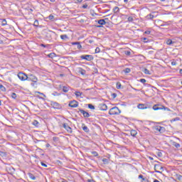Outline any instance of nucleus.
Segmentation results:
<instances>
[{
  "mask_svg": "<svg viewBox=\"0 0 182 182\" xmlns=\"http://www.w3.org/2000/svg\"><path fill=\"white\" fill-rule=\"evenodd\" d=\"M152 109L153 110H167L168 112H171L170 108L159 104L154 105Z\"/></svg>",
  "mask_w": 182,
  "mask_h": 182,
  "instance_id": "nucleus-1",
  "label": "nucleus"
},
{
  "mask_svg": "<svg viewBox=\"0 0 182 182\" xmlns=\"http://www.w3.org/2000/svg\"><path fill=\"white\" fill-rule=\"evenodd\" d=\"M120 113H122V111H120V109L117 107H114L111 108L109 111V114H110L111 116L120 114Z\"/></svg>",
  "mask_w": 182,
  "mask_h": 182,
  "instance_id": "nucleus-2",
  "label": "nucleus"
},
{
  "mask_svg": "<svg viewBox=\"0 0 182 182\" xmlns=\"http://www.w3.org/2000/svg\"><path fill=\"white\" fill-rule=\"evenodd\" d=\"M18 77L20 80L25 82V80H28V75L23 73H19L18 74Z\"/></svg>",
  "mask_w": 182,
  "mask_h": 182,
  "instance_id": "nucleus-3",
  "label": "nucleus"
},
{
  "mask_svg": "<svg viewBox=\"0 0 182 182\" xmlns=\"http://www.w3.org/2000/svg\"><path fill=\"white\" fill-rule=\"evenodd\" d=\"M155 131L159 132V133H164L166 132V129L161 126L156 125L154 127Z\"/></svg>",
  "mask_w": 182,
  "mask_h": 182,
  "instance_id": "nucleus-4",
  "label": "nucleus"
},
{
  "mask_svg": "<svg viewBox=\"0 0 182 182\" xmlns=\"http://www.w3.org/2000/svg\"><path fill=\"white\" fill-rule=\"evenodd\" d=\"M80 58L84 59L85 60H87L88 62H90L91 60H93V55H81Z\"/></svg>",
  "mask_w": 182,
  "mask_h": 182,
  "instance_id": "nucleus-5",
  "label": "nucleus"
},
{
  "mask_svg": "<svg viewBox=\"0 0 182 182\" xmlns=\"http://www.w3.org/2000/svg\"><path fill=\"white\" fill-rule=\"evenodd\" d=\"M154 170H155V173H159L161 174V171H160L159 170H161L163 171L164 168L160 164H155Z\"/></svg>",
  "mask_w": 182,
  "mask_h": 182,
  "instance_id": "nucleus-6",
  "label": "nucleus"
},
{
  "mask_svg": "<svg viewBox=\"0 0 182 182\" xmlns=\"http://www.w3.org/2000/svg\"><path fill=\"white\" fill-rule=\"evenodd\" d=\"M27 80L36 83V82H38V77L33 75H30L28 77H27Z\"/></svg>",
  "mask_w": 182,
  "mask_h": 182,
  "instance_id": "nucleus-7",
  "label": "nucleus"
},
{
  "mask_svg": "<svg viewBox=\"0 0 182 182\" xmlns=\"http://www.w3.org/2000/svg\"><path fill=\"white\" fill-rule=\"evenodd\" d=\"M80 112V113H81V114L83 115V117H86V118L90 117V114H89V112L83 110L82 109L79 108L78 109V112Z\"/></svg>",
  "mask_w": 182,
  "mask_h": 182,
  "instance_id": "nucleus-8",
  "label": "nucleus"
},
{
  "mask_svg": "<svg viewBox=\"0 0 182 182\" xmlns=\"http://www.w3.org/2000/svg\"><path fill=\"white\" fill-rule=\"evenodd\" d=\"M68 106L70 107H77L79 106V102L76 100L70 101Z\"/></svg>",
  "mask_w": 182,
  "mask_h": 182,
  "instance_id": "nucleus-9",
  "label": "nucleus"
},
{
  "mask_svg": "<svg viewBox=\"0 0 182 182\" xmlns=\"http://www.w3.org/2000/svg\"><path fill=\"white\" fill-rule=\"evenodd\" d=\"M157 12L153 11L152 14H149L146 16V19H154V18H156Z\"/></svg>",
  "mask_w": 182,
  "mask_h": 182,
  "instance_id": "nucleus-10",
  "label": "nucleus"
},
{
  "mask_svg": "<svg viewBox=\"0 0 182 182\" xmlns=\"http://www.w3.org/2000/svg\"><path fill=\"white\" fill-rule=\"evenodd\" d=\"M63 127L65 129V130H67V132H68L69 133H72V128H70V127H69L68 124H63Z\"/></svg>",
  "mask_w": 182,
  "mask_h": 182,
  "instance_id": "nucleus-11",
  "label": "nucleus"
},
{
  "mask_svg": "<svg viewBox=\"0 0 182 182\" xmlns=\"http://www.w3.org/2000/svg\"><path fill=\"white\" fill-rule=\"evenodd\" d=\"M51 105L54 109H61L62 108V106L60 105V104H59L58 102H54Z\"/></svg>",
  "mask_w": 182,
  "mask_h": 182,
  "instance_id": "nucleus-12",
  "label": "nucleus"
},
{
  "mask_svg": "<svg viewBox=\"0 0 182 182\" xmlns=\"http://www.w3.org/2000/svg\"><path fill=\"white\" fill-rule=\"evenodd\" d=\"M137 107L141 110H144V109H149V107H147V105H146V104H139L137 105Z\"/></svg>",
  "mask_w": 182,
  "mask_h": 182,
  "instance_id": "nucleus-13",
  "label": "nucleus"
},
{
  "mask_svg": "<svg viewBox=\"0 0 182 182\" xmlns=\"http://www.w3.org/2000/svg\"><path fill=\"white\" fill-rule=\"evenodd\" d=\"M138 178H140L141 179V182H150L149 181V179H147V178H144V176H143V175L140 174L139 176H138Z\"/></svg>",
  "mask_w": 182,
  "mask_h": 182,
  "instance_id": "nucleus-14",
  "label": "nucleus"
},
{
  "mask_svg": "<svg viewBox=\"0 0 182 182\" xmlns=\"http://www.w3.org/2000/svg\"><path fill=\"white\" fill-rule=\"evenodd\" d=\"M71 45H76L77 46V49H82V45L80 44V42H72Z\"/></svg>",
  "mask_w": 182,
  "mask_h": 182,
  "instance_id": "nucleus-15",
  "label": "nucleus"
},
{
  "mask_svg": "<svg viewBox=\"0 0 182 182\" xmlns=\"http://www.w3.org/2000/svg\"><path fill=\"white\" fill-rule=\"evenodd\" d=\"M107 21V18L105 19H100L98 21L99 25H106V21Z\"/></svg>",
  "mask_w": 182,
  "mask_h": 182,
  "instance_id": "nucleus-16",
  "label": "nucleus"
},
{
  "mask_svg": "<svg viewBox=\"0 0 182 182\" xmlns=\"http://www.w3.org/2000/svg\"><path fill=\"white\" fill-rule=\"evenodd\" d=\"M82 129L83 131L85 132V133H89V128H87V127L85 125V124H82Z\"/></svg>",
  "mask_w": 182,
  "mask_h": 182,
  "instance_id": "nucleus-17",
  "label": "nucleus"
},
{
  "mask_svg": "<svg viewBox=\"0 0 182 182\" xmlns=\"http://www.w3.org/2000/svg\"><path fill=\"white\" fill-rule=\"evenodd\" d=\"M69 89H70L69 86H63V92H64V93H68L69 92Z\"/></svg>",
  "mask_w": 182,
  "mask_h": 182,
  "instance_id": "nucleus-18",
  "label": "nucleus"
},
{
  "mask_svg": "<svg viewBox=\"0 0 182 182\" xmlns=\"http://www.w3.org/2000/svg\"><path fill=\"white\" fill-rule=\"evenodd\" d=\"M100 110H107V105L106 104H101Z\"/></svg>",
  "mask_w": 182,
  "mask_h": 182,
  "instance_id": "nucleus-19",
  "label": "nucleus"
},
{
  "mask_svg": "<svg viewBox=\"0 0 182 182\" xmlns=\"http://www.w3.org/2000/svg\"><path fill=\"white\" fill-rule=\"evenodd\" d=\"M0 21L1 23V26H6V25H7L6 19L1 18V19H0Z\"/></svg>",
  "mask_w": 182,
  "mask_h": 182,
  "instance_id": "nucleus-20",
  "label": "nucleus"
},
{
  "mask_svg": "<svg viewBox=\"0 0 182 182\" xmlns=\"http://www.w3.org/2000/svg\"><path fill=\"white\" fill-rule=\"evenodd\" d=\"M136 134H137V131L134 129L131 130V136H132V137H136Z\"/></svg>",
  "mask_w": 182,
  "mask_h": 182,
  "instance_id": "nucleus-21",
  "label": "nucleus"
},
{
  "mask_svg": "<svg viewBox=\"0 0 182 182\" xmlns=\"http://www.w3.org/2000/svg\"><path fill=\"white\" fill-rule=\"evenodd\" d=\"M48 57L50 59H53V58H56V54L55 53H50L48 55Z\"/></svg>",
  "mask_w": 182,
  "mask_h": 182,
  "instance_id": "nucleus-22",
  "label": "nucleus"
},
{
  "mask_svg": "<svg viewBox=\"0 0 182 182\" xmlns=\"http://www.w3.org/2000/svg\"><path fill=\"white\" fill-rule=\"evenodd\" d=\"M172 145L174 146V147H176V149H180V144L176 141H173Z\"/></svg>",
  "mask_w": 182,
  "mask_h": 182,
  "instance_id": "nucleus-23",
  "label": "nucleus"
},
{
  "mask_svg": "<svg viewBox=\"0 0 182 182\" xmlns=\"http://www.w3.org/2000/svg\"><path fill=\"white\" fill-rule=\"evenodd\" d=\"M119 11H120V9H119L118 6H115V7H114V9H113V13H114V14H117V13L119 12Z\"/></svg>",
  "mask_w": 182,
  "mask_h": 182,
  "instance_id": "nucleus-24",
  "label": "nucleus"
},
{
  "mask_svg": "<svg viewBox=\"0 0 182 182\" xmlns=\"http://www.w3.org/2000/svg\"><path fill=\"white\" fill-rule=\"evenodd\" d=\"M75 95L76 97H79L82 96V95H83V93H82V92H79V91H76V92H75Z\"/></svg>",
  "mask_w": 182,
  "mask_h": 182,
  "instance_id": "nucleus-25",
  "label": "nucleus"
},
{
  "mask_svg": "<svg viewBox=\"0 0 182 182\" xmlns=\"http://www.w3.org/2000/svg\"><path fill=\"white\" fill-rule=\"evenodd\" d=\"M79 73H80V75H82V76H85V75H86V70L81 68L79 71Z\"/></svg>",
  "mask_w": 182,
  "mask_h": 182,
  "instance_id": "nucleus-26",
  "label": "nucleus"
},
{
  "mask_svg": "<svg viewBox=\"0 0 182 182\" xmlns=\"http://www.w3.org/2000/svg\"><path fill=\"white\" fill-rule=\"evenodd\" d=\"M143 72L145 73V75H151V73H150V70H149L147 68H144Z\"/></svg>",
  "mask_w": 182,
  "mask_h": 182,
  "instance_id": "nucleus-27",
  "label": "nucleus"
},
{
  "mask_svg": "<svg viewBox=\"0 0 182 182\" xmlns=\"http://www.w3.org/2000/svg\"><path fill=\"white\" fill-rule=\"evenodd\" d=\"M117 89H121L122 88V84L119 82H117L116 84Z\"/></svg>",
  "mask_w": 182,
  "mask_h": 182,
  "instance_id": "nucleus-28",
  "label": "nucleus"
},
{
  "mask_svg": "<svg viewBox=\"0 0 182 182\" xmlns=\"http://www.w3.org/2000/svg\"><path fill=\"white\" fill-rule=\"evenodd\" d=\"M60 38L63 39V41H65V39H68V35H61Z\"/></svg>",
  "mask_w": 182,
  "mask_h": 182,
  "instance_id": "nucleus-29",
  "label": "nucleus"
},
{
  "mask_svg": "<svg viewBox=\"0 0 182 182\" xmlns=\"http://www.w3.org/2000/svg\"><path fill=\"white\" fill-rule=\"evenodd\" d=\"M166 43L168 45H173V43H174V42H173V41H171V39H168L166 41Z\"/></svg>",
  "mask_w": 182,
  "mask_h": 182,
  "instance_id": "nucleus-30",
  "label": "nucleus"
},
{
  "mask_svg": "<svg viewBox=\"0 0 182 182\" xmlns=\"http://www.w3.org/2000/svg\"><path fill=\"white\" fill-rule=\"evenodd\" d=\"M33 26H36V27L39 26V21L35 20Z\"/></svg>",
  "mask_w": 182,
  "mask_h": 182,
  "instance_id": "nucleus-31",
  "label": "nucleus"
},
{
  "mask_svg": "<svg viewBox=\"0 0 182 182\" xmlns=\"http://www.w3.org/2000/svg\"><path fill=\"white\" fill-rule=\"evenodd\" d=\"M88 107L91 109V110H95V105H92V104H89L88 105Z\"/></svg>",
  "mask_w": 182,
  "mask_h": 182,
  "instance_id": "nucleus-32",
  "label": "nucleus"
},
{
  "mask_svg": "<svg viewBox=\"0 0 182 182\" xmlns=\"http://www.w3.org/2000/svg\"><path fill=\"white\" fill-rule=\"evenodd\" d=\"M178 120H180V117H176L173 118L171 120V123H173V122H178Z\"/></svg>",
  "mask_w": 182,
  "mask_h": 182,
  "instance_id": "nucleus-33",
  "label": "nucleus"
},
{
  "mask_svg": "<svg viewBox=\"0 0 182 182\" xmlns=\"http://www.w3.org/2000/svg\"><path fill=\"white\" fill-rule=\"evenodd\" d=\"M29 177L31 180H36V177H35L32 173H30Z\"/></svg>",
  "mask_w": 182,
  "mask_h": 182,
  "instance_id": "nucleus-34",
  "label": "nucleus"
},
{
  "mask_svg": "<svg viewBox=\"0 0 182 182\" xmlns=\"http://www.w3.org/2000/svg\"><path fill=\"white\" fill-rule=\"evenodd\" d=\"M130 72H131L130 68H125V69L124 70V73H130Z\"/></svg>",
  "mask_w": 182,
  "mask_h": 182,
  "instance_id": "nucleus-35",
  "label": "nucleus"
},
{
  "mask_svg": "<svg viewBox=\"0 0 182 182\" xmlns=\"http://www.w3.org/2000/svg\"><path fill=\"white\" fill-rule=\"evenodd\" d=\"M102 161L104 164H109V160L107 159H103Z\"/></svg>",
  "mask_w": 182,
  "mask_h": 182,
  "instance_id": "nucleus-36",
  "label": "nucleus"
},
{
  "mask_svg": "<svg viewBox=\"0 0 182 182\" xmlns=\"http://www.w3.org/2000/svg\"><path fill=\"white\" fill-rule=\"evenodd\" d=\"M176 178L177 180L181 181L182 180V176L180 174H176Z\"/></svg>",
  "mask_w": 182,
  "mask_h": 182,
  "instance_id": "nucleus-37",
  "label": "nucleus"
},
{
  "mask_svg": "<svg viewBox=\"0 0 182 182\" xmlns=\"http://www.w3.org/2000/svg\"><path fill=\"white\" fill-rule=\"evenodd\" d=\"M0 89L2 92H5L6 90V88H5L3 85H0Z\"/></svg>",
  "mask_w": 182,
  "mask_h": 182,
  "instance_id": "nucleus-38",
  "label": "nucleus"
},
{
  "mask_svg": "<svg viewBox=\"0 0 182 182\" xmlns=\"http://www.w3.org/2000/svg\"><path fill=\"white\" fill-rule=\"evenodd\" d=\"M48 19L50 21H53V19H55V16L52 14H50L49 16H48Z\"/></svg>",
  "mask_w": 182,
  "mask_h": 182,
  "instance_id": "nucleus-39",
  "label": "nucleus"
},
{
  "mask_svg": "<svg viewBox=\"0 0 182 182\" xmlns=\"http://www.w3.org/2000/svg\"><path fill=\"white\" fill-rule=\"evenodd\" d=\"M124 53L127 55V56H130V55H132V53L129 50H125Z\"/></svg>",
  "mask_w": 182,
  "mask_h": 182,
  "instance_id": "nucleus-40",
  "label": "nucleus"
},
{
  "mask_svg": "<svg viewBox=\"0 0 182 182\" xmlns=\"http://www.w3.org/2000/svg\"><path fill=\"white\" fill-rule=\"evenodd\" d=\"M156 154L158 157H163V153H161V151H158Z\"/></svg>",
  "mask_w": 182,
  "mask_h": 182,
  "instance_id": "nucleus-41",
  "label": "nucleus"
},
{
  "mask_svg": "<svg viewBox=\"0 0 182 182\" xmlns=\"http://www.w3.org/2000/svg\"><path fill=\"white\" fill-rule=\"evenodd\" d=\"M53 141H59V137L54 136V137H53Z\"/></svg>",
  "mask_w": 182,
  "mask_h": 182,
  "instance_id": "nucleus-42",
  "label": "nucleus"
},
{
  "mask_svg": "<svg viewBox=\"0 0 182 182\" xmlns=\"http://www.w3.org/2000/svg\"><path fill=\"white\" fill-rule=\"evenodd\" d=\"M39 124V122H38L37 120H34L32 123V124H33V126H38V124Z\"/></svg>",
  "mask_w": 182,
  "mask_h": 182,
  "instance_id": "nucleus-43",
  "label": "nucleus"
},
{
  "mask_svg": "<svg viewBox=\"0 0 182 182\" xmlns=\"http://www.w3.org/2000/svg\"><path fill=\"white\" fill-rule=\"evenodd\" d=\"M11 97H12V99H16V94L15 92H13L11 94Z\"/></svg>",
  "mask_w": 182,
  "mask_h": 182,
  "instance_id": "nucleus-44",
  "label": "nucleus"
},
{
  "mask_svg": "<svg viewBox=\"0 0 182 182\" xmlns=\"http://www.w3.org/2000/svg\"><path fill=\"white\" fill-rule=\"evenodd\" d=\"M139 82H141V83H146V80L144 78H141L139 80Z\"/></svg>",
  "mask_w": 182,
  "mask_h": 182,
  "instance_id": "nucleus-45",
  "label": "nucleus"
},
{
  "mask_svg": "<svg viewBox=\"0 0 182 182\" xmlns=\"http://www.w3.org/2000/svg\"><path fill=\"white\" fill-rule=\"evenodd\" d=\"M133 21H134L133 17L132 16L128 17V22H133Z\"/></svg>",
  "mask_w": 182,
  "mask_h": 182,
  "instance_id": "nucleus-46",
  "label": "nucleus"
},
{
  "mask_svg": "<svg viewBox=\"0 0 182 182\" xmlns=\"http://www.w3.org/2000/svg\"><path fill=\"white\" fill-rule=\"evenodd\" d=\"M112 97L113 99H116V97H117V94H116V93H112Z\"/></svg>",
  "mask_w": 182,
  "mask_h": 182,
  "instance_id": "nucleus-47",
  "label": "nucleus"
},
{
  "mask_svg": "<svg viewBox=\"0 0 182 182\" xmlns=\"http://www.w3.org/2000/svg\"><path fill=\"white\" fill-rule=\"evenodd\" d=\"M53 96H60V93H58V92H54L53 93Z\"/></svg>",
  "mask_w": 182,
  "mask_h": 182,
  "instance_id": "nucleus-48",
  "label": "nucleus"
},
{
  "mask_svg": "<svg viewBox=\"0 0 182 182\" xmlns=\"http://www.w3.org/2000/svg\"><path fill=\"white\" fill-rule=\"evenodd\" d=\"M100 52V48L98 47L95 49V53H99Z\"/></svg>",
  "mask_w": 182,
  "mask_h": 182,
  "instance_id": "nucleus-49",
  "label": "nucleus"
},
{
  "mask_svg": "<svg viewBox=\"0 0 182 182\" xmlns=\"http://www.w3.org/2000/svg\"><path fill=\"white\" fill-rule=\"evenodd\" d=\"M144 33H146V35H150V33H151V31H146L144 32Z\"/></svg>",
  "mask_w": 182,
  "mask_h": 182,
  "instance_id": "nucleus-50",
  "label": "nucleus"
},
{
  "mask_svg": "<svg viewBox=\"0 0 182 182\" xmlns=\"http://www.w3.org/2000/svg\"><path fill=\"white\" fill-rule=\"evenodd\" d=\"M41 166H43V167H48V165L43 162H41Z\"/></svg>",
  "mask_w": 182,
  "mask_h": 182,
  "instance_id": "nucleus-51",
  "label": "nucleus"
},
{
  "mask_svg": "<svg viewBox=\"0 0 182 182\" xmlns=\"http://www.w3.org/2000/svg\"><path fill=\"white\" fill-rule=\"evenodd\" d=\"M144 43H147L149 42V40L146 38H144Z\"/></svg>",
  "mask_w": 182,
  "mask_h": 182,
  "instance_id": "nucleus-52",
  "label": "nucleus"
},
{
  "mask_svg": "<svg viewBox=\"0 0 182 182\" xmlns=\"http://www.w3.org/2000/svg\"><path fill=\"white\" fill-rule=\"evenodd\" d=\"M83 9H86L87 8V4H84L82 6Z\"/></svg>",
  "mask_w": 182,
  "mask_h": 182,
  "instance_id": "nucleus-53",
  "label": "nucleus"
},
{
  "mask_svg": "<svg viewBox=\"0 0 182 182\" xmlns=\"http://www.w3.org/2000/svg\"><path fill=\"white\" fill-rule=\"evenodd\" d=\"M92 154H93L94 156H98V154H97V153L96 151H93Z\"/></svg>",
  "mask_w": 182,
  "mask_h": 182,
  "instance_id": "nucleus-54",
  "label": "nucleus"
},
{
  "mask_svg": "<svg viewBox=\"0 0 182 182\" xmlns=\"http://www.w3.org/2000/svg\"><path fill=\"white\" fill-rule=\"evenodd\" d=\"M88 182H95V181L92 180V179H88L87 180Z\"/></svg>",
  "mask_w": 182,
  "mask_h": 182,
  "instance_id": "nucleus-55",
  "label": "nucleus"
},
{
  "mask_svg": "<svg viewBox=\"0 0 182 182\" xmlns=\"http://www.w3.org/2000/svg\"><path fill=\"white\" fill-rule=\"evenodd\" d=\"M41 46H42L43 48H46V46L45 44H41Z\"/></svg>",
  "mask_w": 182,
  "mask_h": 182,
  "instance_id": "nucleus-56",
  "label": "nucleus"
},
{
  "mask_svg": "<svg viewBox=\"0 0 182 182\" xmlns=\"http://www.w3.org/2000/svg\"><path fill=\"white\" fill-rule=\"evenodd\" d=\"M124 2L125 4H127V2H129V0H124Z\"/></svg>",
  "mask_w": 182,
  "mask_h": 182,
  "instance_id": "nucleus-57",
  "label": "nucleus"
},
{
  "mask_svg": "<svg viewBox=\"0 0 182 182\" xmlns=\"http://www.w3.org/2000/svg\"><path fill=\"white\" fill-rule=\"evenodd\" d=\"M4 43V41L2 40H0V45H2Z\"/></svg>",
  "mask_w": 182,
  "mask_h": 182,
  "instance_id": "nucleus-58",
  "label": "nucleus"
},
{
  "mask_svg": "<svg viewBox=\"0 0 182 182\" xmlns=\"http://www.w3.org/2000/svg\"><path fill=\"white\" fill-rule=\"evenodd\" d=\"M154 182H160V181H159V180H157V179H155V180L154 181Z\"/></svg>",
  "mask_w": 182,
  "mask_h": 182,
  "instance_id": "nucleus-59",
  "label": "nucleus"
},
{
  "mask_svg": "<svg viewBox=\"0 0 182 182\" xmlns=\"http://www.w3.org/2000/svg\"><path fill=\"white\" fill-rule=\"evenodd\" d=\"M179 73H180V75H182V69H181V70H179Z\"/></svg>",
  "mask_w": 182,
  "mask_h": 182,
  "instance_id": "nucleus-60",
  "label": "nucleus"
},
{
  "mask_svg": "<svg viewBox=\"0 0 182 182\" xmlns=\"http://www.w3.org/2000/svg\"><path fill=\"white\" fill-rule=\"evenodd\" d=\"M96 28H102V26L101 25L96 26Z\"/></svg>",
  "mask_w": 182,
  "mask_h": 182,
  "instance_id": "nucleus-61",
  "label": "nucleus"
},
{
  "mask_svg": "<svg viewBox=\"0 0 182 182\" xmlns=\"http://www.w3.org/2000/svg\"><path fill=\"white\" fill-rule=\"evenodd\" d=\"M46 147H50V144H46Z\"/></svg>",
  "mask_w": 182,
  "mask_h": 182,
  "instance_id": "nucleus-62",
  "label": "nucleus"
},
{
  "mask_svg": "<svg viewBox=\"0 0 182 182\" xmlns=\"http://www.w3.org/2000/svg\"><path fill=\"white\" fill-rule=\"evenodd\" d=\"M52 3L55 2V0H50Z\"/></svg>",
  "mask_w": 182,
  "mask_h": 182,
  "instance_id": "nucleus-63",
  "label": "nucleus"
},
{
  "mask_svg": "<svg viewBox=\"0 0 182 182\" xmlns=\"http://www.w3.org/2000/svg\"><path fill=\"white\" fill-rule=\"evenodd\" d=\"M77 2H82V1H83V0H77Z\"/></svg>",
  "mask_w": 182,
  "mask_h": 182,
  "instance_id": "nucleus-64",
  "label": "nucleus"
}]
</instances>
